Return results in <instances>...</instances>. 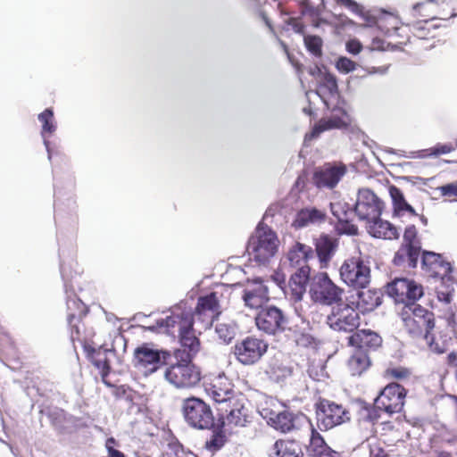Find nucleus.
<instances>
[{
  "instance_id": "de8ad7c7",
  "label": "nucleus",
  "mask_w": 457,
  "mask_h": 457,
  "mask_svg": "<svg viewBox=\"0 0 457 457\" xmlns=\"http://www.w3.org/2000/svg\"><path fill=\"white\" fill-rule=\"evenodd\" d=\"M411 370L403 366L388 367L384 371V377L386 378L396 381L406 380L411 377Z\"/></svg>"
},
{
  "instance_id": "9b49d317",
  "label": "nucleus",
  "mask_w": 457,
  "mask_h": 457,
  "mask_svg": "<svg viewBox=\"0 0 457 457\" xmlns=\"http://www.w3.org/2000/svg\"><path fill=\"white\" fill-rule=\"evenodd\" d=\"M408 390L397 382L388 383L383 387L375 402L382 408L383 412L393 415L401 413L405 405Z\"/></svg>"
},
{
  "instance_id": "a18cd8bd",
  "label": "nucleus",
  "mask_w": 457,
  "mask_h": 457,
  "mask_svg": "<svg viewBox=\"0 0 457 457\" xmlns=\"http://www.w3.org/2000/svg\"><path fill=\"white\" fill-rule=\"evenodd\" d=\"M361 419L372 425L378 422L381 418L382 408L374 401L372 404L365 403L361 408Z\"/></svg>"
},
{
  "instance_id": "473e14b6",
  "label": "nucleus",
  "mask_w": 457,
  "mask_h": 457,
  "mask_svg": "<svg viewBox=\"0 0 457 457\" xmlns=\"http://www.w3.org/2000/svg\"><path fill=\"white\" fill-rule=\"evenodd\" d=\"M217 292H212L198 298L195 312L199 316L206 318L211 322L220 313V304Z\"/></svg>"
},
{
  "instance_id": "49530a36",
  "label": "nucleus",
  "mask_w": 457,
  "mask_h": 457,
  "mask_svg": "<svg viewBox=\"0 0 457 457\" xmlns=\"http://www.w3.org/2000/svg\"><path fill=\"white\" fill-rule=\"evenodd\" d=\"M303 43L308 52L313 56L320 57L322 55L323 40L320 37L316 35H304Z\"/></svg>"
},
{
  "instance_id": "4d7b16f0",
  "label": "nucleus",
  "mask_w": 457,
  "mask_h": 457,
  "mask_svg": "<svg viewBox=\"0 0 457 457\" xmlns=\"http://www.w3.org/2000/svg\"><path fill=\"white\" fill-rule=\"evenodd\" d=\"M444 196L457 197V184L451 183L439 187Z\"/></svg>"
},
{
  "instance_id": "20e7f679",
  "label": "nucleus",
  "mask_w": 457,
  "mask_h": 457,
  "mask_svg": "<svg viewBox=\"0 0 457 457\" xmlns=\"http://www.w3.org/2000/svg\"><path fill=\"white\" fill-rule=\"evenodd\" d=\"M344 289L337 286L327 272L320 271L312 277L309 295L319 304L330 306L342 301Z\"/></svg>"
},
{
  "instance_id": "423d86ee",
  "label": "nucleus",
  "mask_w": 457,
  "mask_h": 457,
  "mask_svg": "<svg viewBox=\"0 0 457 457\" xmlns=\"http://www.w3.org/2000/svg\"><path fill=\"white\" fill-rule=\"evenodd\" d=\"M182 414L191 428L204 430L214 425V416L211 406L201 398L191 396L183 400Z\"/></svg>"
},
{
  "instance_id": "f3484780",
  "label": "nucleus",
  "mask_w": 457,
  "mask_h": 457,
  "mask_svg": "<svg viewBox=\"0 0 457 457\" xmlns=\"http://www.w3.org/2000/svg\"><path fill=\"white\" fill-rule=\"evenodd\" d=\"M427 9L425 4H417L413 6V10L423 18L422 21L411 26V34L414 39L417 40H429L438 37V29L441 24L435 23L436 20L446 21L449 18L454 17L455 13H451L449 17H436L428 13H423V11Z\"/></svg>"
},
{
  "instance_id": "412c9836",
  "label": "nucleus",
  "mask_w": 457,
  "mask_h": 457,
  "mask_svg": "<svg viewBox=\"0 0 457 457\" xmlns=\"http://www.w3.org/2000/svg\"><path fill=\"white\" fill-rule=\"evenodd\" d=\"M245 395L242 393H238L234 400L227 403L229 407V411L227 409L225 410L228 411V414L222 421L224 425H228L229 427H245L248 422H250L251 417L248 409L245 405Z\"/></svg>"
},
{
  "instance_id": "bf43d9fd",
  "label": "nucleus",
  "mask_w": 457,
  "mask_h": 457,
  "mask_svg": "<svg viewBox=\"0 0 457 457\" xmlns=\"http://www.w3.org/2000/svg\"><path fill=\"white\" fill-rule=\"evenodd\" d=\"M361 49L362 46L358 39H350L346 43V50L353 54H358L361 51Z\"/></svg>"
},
{
  "instance_id": "2f4dec72",
  "label": "nucleus",
  "mask_w": 457,
  "mask_h": 457,
  "mask_svg": "<svg viewBox=\"0 0 457 457\" xmlns=\"http://www.w3.org/2000/svg\"><path fill=\"white\" fill-rule=\"evenodd\" d=\"M243 299L250 308H259L270 299L268 287L256 279L251 288L245 290Z\"/></svg>"
},
{
  "instance_id": "b1692460",
  "label": "nucleus",
  "mask_w": 457,
  "mask_h": 457,
  "mask_svg": "<svg viewBox=\"0 0 457 457\" xmlns=\"http://www.w3.org/2000/svg\"><path fill=\"white\" fill-rule=\"evenodd\" d=\"M338 239L328 234H320L314 238L313 245L320 268H327L338 248Z\"/></svg>"
},
{
  "instance_id": "39448f33",
  "label": "nucleus",
  "mask_w": 457,
  "mask_h": 457,
  "mask_svg": "<svg viewBox=\"0 0 457 457\" xmlns=\"http://www.w3.org/2000/svg\"><path fill=\"white\" fill-rule=\"evenodd\" d=\"M340 279L349 287L363 289L371 279V270L368 261L361 255L345 259L339 268Z\"/></svg>"
},
{
  "instance_id": "8fccbe9b",
  "label": "nucleus",
  "mask_w": 457,
  "mask_h": 457,
  "mask_svg": "<svg viewBox=\"0 0 457 457\" xmlns=\"http://www.w3.org/2000/svg\"><path fill=\"white\" fill-rule=\"evenodd\" d=\"M455 145H453L452 143H438L429 149L423 150V153L425 154L422 156H439L441 154H449L455 150Z\"/></svg>"
},
{
  "instance_id": "c756f323",
  "label": "nucleus",
  "mask_w": 457,
  "mask_h": 457,
  "mask_svg": "<svg viewBox=\"0 0 457 457\" xmlns=\"http://www.w3.org/2000/svg\"><path fill=\"white\" fill-rule=\"evenodd\" d=\"M178 337L183 350H177L175 352L176 359L179 360V358H182L185 354L187 355V358L190 359L195 356L200 351L201 343L195 335L194 326L191 327V328H187Z\"/></svg>"
},
{
  "instance_id": "4c0bfd02",
  "label": "nucleus",
  "mask_w": 457,
  "mask_h": 457,
  "mask_svg": "<svg viewBox=\"0 0 457 457\" xmlns=\"http://www.w3.org/2000/svg\"><path fill=\"white\" fill-rule=\"evenodd\" d=\"M392 199L393 212L395 216H403L408 213L411 216H418L414 208L406 201L403 191L395 185L388 188Z\"/></svg>"
},
{
  "instance_id": "4be33fe9",
  "label": "nucleus",
  "mask_w": 457,
  "mask_h": 457,
  "mask_svg": "<svg viewBox=\"0 0 457 457\" xmlns=\"http://www.w3.org/2000/svg\"><path fill=\"white\" fill-rule=\"evenodd\" d=\"M269 423L276 430L282 433H289L299 429L304 424H310V420L303 413L295 414L287 411H283L273 417H270Z\"/></svg>"
},
{
  "instance_id": "69168bd1",
  "label": "nucleus",
  "mask_w": 457,
  "mask_h": 457,
  "mask_svg": "<svg viewBox=\"0 0 457 457\" xmlns=\"http://www.w3.org/2000/svg\"><path fill=\"white\" fill-rule=\"evenodd\" d=\"M447 364L453 367H457V353L455 352L450 353L447 357Z\"/></svg>"
},
{
  "instance_id": "680f3d73",
  "label": "nucleus",
  "mask_w": 457,
  "mask_h": 457,
  "mask_svg": "<svg viewBox=\"0 0 457 457\" xmlns=\"http://www.w3.org/2000/svg\"><path fill=\"white\" fill-rule=\"evenodd\" d=\"M113 388L112 394L116 398H121L126 395L128 388L125 386H111Z\"/></svg>"
},
{
  "instance_id": "e2e57ef3",
  "label": "nucleus",
  "mask_w": 457,
  "mask_h": 457,
  "mask_svg": "<svg viewBox=\"0 0 457 457\" xmlns=\"http://www.w3.org/2000/svg\"><path fill=\"white\" fill-rule=\"evenodd\" d=\"M317 457H344V456H343L342 453L333 450L332 448H329L328 451L322 453L321 454L318 455Z\"/></svg>"
},
{
  "instance_id": "864d4df0",
  "label": "nucleus",
  "mask_w": 457,
  "mask_h": 457,
  "mask_svg": "<svg viewBox=\"0 0 457 457\" xmlns=\"http://www.w3.org/2000/svg\"><path fill=\"white\" fill-rule=\"evenodd\" d=\"M336 67L340 72L349 73L356 69V63L347 57H340L336 63Z\"/></svg>"
},
{
  "instance_id": "338daca9",
  "label": "nucleus",
  "mask_w": 457,
  "mask_h": 457,
  "mask_svg": "<svg viewBox=\"0 0 457 457\" xmlns=\"http://www.w3.org/2000/svg\"><path fill=\"white\" fill-rule=\"evenodd\" d=\"M114 445H116V440L113 437H109L105 443L106 451L108 452V447H113Z\"/></svg>"
},
{
  "instance_id": "393cba45",
  "label": "nucleus",
  "mask_w": 457,
  "mask_h": 457,
  "mask_svg": "<svg viewBox=\"0 0 457 457\" xmlns=\"http://www.w3.org/2000/svg\"><path fill=\"white\" fill-rule=\"evenodd\" d=\"M341 115L333 114L328 118L320 119L312 129L311 132L305 135V140L317 138L321 133L330 129H346L350 125V119L345 110H340Z\"/></svg>"
},
{
  "instance_id": "9d476101",
  "label": "nucleus",
  "mask_w": 457,
  "mask_h": 457,
  "mask_svg": "<svg viewBox=\"0 0 457 457\" xmlns=\"http://www.w3.org/2000/svg\"><path fill=\"white\" fill-rule=\"evenodd\" d=\"M269 344L264 339L255 336H247L237 342L233 348L236 360L244 366L258 363L265 355Z\"/></svg>"
},
{
  "instance_id": "e433bc0d",
  "label": "nucleus",
  "mask_w": 457,
  "mask_h": 457,
  "mask_svg": "<svg viewBox=\"0 0 457 457\" xmlns=\"http://www.w3.org/2000/svg\"><path fill=\"white\" fill-rule=\"evenodd\" d=\"M270 457H304V454L295 440L278 439L274 443Z\"/></svg>"
},
{
  "instance_id": "f03ea898",
  "label": "nucleus",
  "mask_w": 457,
  "mask_h": 457,
  "mask_svg": "<svg viewBox=\"0 0 457 457\" xmlns=\"http://www.w3.org/2000/svg\"><path fill=\"white\" fill-rule=\"evenodd\" d=\"M400 318L406 333L413 339H424L430 330H435V314L420 304L403 305Z\"/></svg>"
},
{
  "instance_id": "0e129e2a",
  "label": "nucleus",
  "mask_w": 457,
  "mask_h": 457,
  "mask_svg": "<svg viewBox=\"0 0 457 457\" xmlns=\"http://www.w3.org/2000/svg\"><path fill=\"white\" fill-rule=\"evenodd\" d=\"M107 456L108 457H126V455L122 452L115 449L114 447H108Z\"/></svg>"
},
{
  "instance_id": "052dcab7",
  "label": "nucleus",
  "mask_w": 457,
  "mask_h": 457,
  "mask_svg": "<svg viewBox=\"0 0 457 457\" xmlns=\"http://www.w3.org/2000/svg\"><path fill=\"white\" fill-rule=\"evenodd\" d=\"M287 24L292 27V29L299 34H304V25L302 22L300 18H289L287 21Z\"/></svg>"
},
{
  "instance_id": "58836bf2",
  "label": "nucleus",
  "mask_w": 457,
  "mask_h": 457,
  "mask_svg": "<svg viewBox=\"0 0 457 457\" xmlns=\"http://www.w3.org/2000/svg\"><path fill=\"white\" fill-rule=\"evenodd\" d=\"M383 295L379 290L369 289L358 294L357 305L362 312L374 311L382 303Z\"/></svg>"
},
{
  "instance_id": "c03bdc74",
  "label": "nucleus",
  "mask_w": 457,
  "mask_h": 457,
  "mask_svg": "<svg viewBox=\"0 0 457 457\" xmlns=\"http://www.w3.org/2000/svg\"><path fill=\"white\" fill-rule=\"evenodd\" d=\"M336 3L362 18L368 26H373L376 24L377 21L375 16L370 14V12L365 11L364 7L354 0H336Z\"/></svg>"
},
{
  "instance_id": "dca6fc26",
  "label": "nucleus",
  "mask_w": 457,
  "mask_h": 457,
  "mask_svg": "<svg viewBox=\"0 0 457 457\" xmlns=\"http://www.w3.org/2000/svg\"><path fill=\"white\" fill-rule=\"evenodd\" d=\"M386 289L389 296L404 305L416 303L424 294L421 285L404 278H395L387 285Z\"/></svg>"
},
{
  "instance_id": "1a4fd4ad",
  "label": "nucleus",
  "mask_w": 457,
  "mask_h": 457,
  "mask_svg": "<svg viewBox=\"0 0 457 457\" xmlns=\"http://www.w3.org/2000/svg\"><path fill=\"white\" fill-rule=\"evenodd\" d=\"M421 245L418 237V230L414 225L405 228L403 243L395 253L394 263L396 266L415 268L420 255Z\"/></svg>"
},
{
  "instance_id": "13d9d810",
  "label": "nucleus",
  "mask_w": 457,
  "mask_h": 457,
  "mask_svg": "<svg viewBox=\"0 0 457 457\" xmlns=\"http://www.w3.org/2000/svg\"><path fill=\"white\" fill-rule=\"evenodd\" d=\"M295 341L297 345L305 347L312 344L313 338L308 334L299 333L295 336Z\"/></svg>"
},
{
  "instance_id": "a878e982",
  "label": "nucleus",
  "mask_w": 457,
  "mask_h": 457,
  "mask_svg": "<svg viewBox=\"0 0 457 457\" xmlns=\"http://www.w3.org/2000/svg\"><path fill=\"white\" fill-rule=\"evenodd\" d=\"M422 266L431 277L444 278L452 272V265L444 257L433 252H423Z\"/></svg>"
},
{
  "instance_id": "2eb2a0df",
  "label": "nucleus",
  "mask_w": 457,
  "mask_h": 457,
  "mask_svg": "<svg viewBox=\"0 0 457 457\" xmlns=\"http://www.w3.org/2000/svg\"><path fill=\"white\" fill-rule=\"evenodd\" d=\"M327 323L335 331L353 334L359 328L361 318L356 310L348 304H343L332 309Z\"/></svg>"
},
{
  "instance_id": "7ed1b4c3",
  "label": "nucleus",
  "mask_w": 457,
  "mask_h": 457,
  "mask_svg": "<svg viewBox=\"0 0 457 457\" xmlns=\"http://www.w3.org/2000/svg\"><path fill=\"white\" fill-rule=\"evenodd\" d=\"M278 239L276 233L267 225H259L249 238L247 252L258 263H266L277 253Z\"/></svg>"
},
{
  "instance_id": "6e6552de",
  "label": "nucleus",
  "mask_w": 457,
  "mask_h": 457,
  "mask_svg": "<svg viewBox=\"0 0 457 457\" xmlns=\"http://www.w3.org/2000/svg\"><path fill=\"white\" fill-rule=\"evenodd\" d=\"M317 426L329 430L350 420L349 411L341 404L320 398L315 404Z\"/></svg>"
},
{
  "instance_id": "5fc2aeb1",
  "label": "nucleus",
  "mask_w": 457,
  "mask_h": 457,
  "mask_svg": "<svg viewBox=\"0 0 457 457\" xmlns=\"http://www.w3.org/2000/svg\"><path fill=\"white\" fill-rule=\"evenodd\" d=\"M280 44L287 56L288 61L295 67L297 73H299V74L303 73V65L298 60H296V58L294 56V54H290L287 46L283 41H280Z\"/></svg>"
},
{
  "instance_id": "603ef678",
  "label": "nucleus",
  "mask_w": 457,
  "mask_h": 457,
  "mask_svg": "<svg viewBox=\"0 0 457 457\" xmlns=\"http://www.w3.org/2000/svg\"><path fill=\"white\" fill-rule=\"evenodd\" d=\"M215 331L219 339L225 344L230 343L235 337L234 328L228 324H218L216 326Z\"/></svg>"
},
{
  "instance_id": "7c9ffc66",
  "label": "nucleus",
  "mask_w": 457,
  "mask_h": 457,
  "mask_svg": "<svg viewBox=\"0 0 457 457\" xmlns=\"http://www.w3.org/2000/svg\"><path fill=\"white\" fill-rule=\"evenodd\" d=\"M346 365L352 376L360 377L370 369L372 360L368 352L353 348V353L350 355Z\"/></svg>"
},
{
  "instance_id": "f8f14e48",
  "label": "nucleus",
  "mask_w": 457,
  "mask_h": 457,
  "mask_svg": "<svg viewBox=\"0 0 457 457\" xmlns=\"http://www.w3.org/2000/svg\"><path fill=\"white\" fill-rule=\"evenodd\" d=\"M170 356L168 351L154 349L153 345L144 343L134 350L133 363L137 369L149 375L159 370L162 361Z\"/></svg>"
},
{
  "instance_id": "cd10ccee",
  "label": "nucleus",
  "mask_w": 457,
  "mask_h": 457,
  "mask_svg": "<svg viewBox=\"0 0 457 457\" xmlns=\"http://www.w3.org/2000/svg\"><path fill=\"white\" fill-rule=\"evenodd\" d=\"M423 340L432 352L443 353L446 351L448 344L452 340L450 329L447 325L445 328L435 325V330H430L428 337H425Z\"/></svg>"
},
{
  "instance_id": "5701e85b",
  "label": "nucleus",
  "mask_w": 457,
  "mask_h": 457,
  "mask_svg": "<svg viewBox=\"0 0 457 457\" xmlns=\"http://www.w3.org/2000/svg\"><path fill=\"white\" fill-rule=\"evenodd\" d=\"M380 335L371 329H357L348 337V345L358 350L370 352L378 350L382 345Z\"/></svg>"
},
{
  "instance_id": "aec40b11",
  "label": "nucleus",
  "mask_w": 457,
  "mask_h": 457,
  "mask_svg": "<svg viewBox=\"0 0 457 457\" xmlns=\"http://www.w3.org/2000/svg\"><path fill=\"white\" fill-rule=\"evenodd\" d=\"M207 395L217 403H228L237 397L238 393L234 385L224 373H220L210 379L205 386Z\"/></svg>"
},
{
  "instance_id": "ddd939ff",
  "label": "nucleus",
  "mask_w": 457,
  "mask_h": 457,
  "mask_svg": "<svg viewBox=\"0 0 457 457\" xmlns=\"http://www.w3.org/2000/svg\"><path fill=\"white\" fill-rule=\"evenodd\" d=\"M255 324L259 330L267 335L275 336L288 328L289 320L286 314L278 307L262 308L255 317Z\"/></svg>"
},
{
  "instance_id": "72a5a7b5",
  "label": "nucleus",
  "mask_w": 457,
  "mask_h": 457,
  "mask_svg": "<svg viewBox=\"0 0 457 457\" xmlns=\"http://www.w3.org/2000/svg\"><path fill=\"white\" fill-rule=\"evenodd\" d=\"M326 212L315 207L303 208L297 212L293 227L302 228L310 224L321 223L326 220Z\"/></svg>"
},
{
  "instance_id": "79ce46f5",
  "label": "nucleus",
  "mask_w": 457,
  "mask_h": 457,
  "mask_svg": "<svg viewBox=\"0 0 457 457\" xmlns=\"http://www.w3.org/2000/svg\"><path fill=\"white\" fill-rule=\"evenodd\" d=\"M330 208L333 215L337 219V229L340 233L352 236L358 234V227L347 220L346 212H338L337 209L340 208L338 204H330Z\"/></svg>"
},
{
  "instance_id": "c9c22d12",
  "label": "nucleus",
  "mask_w": 457,
  "mask_h": 457,
  "mask_svg": "<svg viewBox=\"0 0 457 457\" xmlns=\"http://www.w3.org/2000/svg\"><path fill=\"white\" fill-rule=\"evenodd\" d=\"M86 354L91 363L100 371L102 382L106 386H112V384L107 379L112 370L108 351L96 350V346H94V352L86 353Z\"/></svg>"
},
{
  "instance_id": "4468645a",
  "label": "nucleus",
  "mask_w": 457,
  "mask_h": 457,
  "mask_svg": "<svg viewBox=\"0 0 457 457\" xmlns=\"http://www.w3.org/2000/svg\"><path fill=\"white\" fill-rule=\"evenodd\" d=\"M159 328H163L165 333L178 336L187 328L194 326V313L190 308H187L181 304L174 306L170 310V314L164 319L156 321Z\"/></svg>"
},
{
  "instance_id": "ea45409f",
  "label": "nucleus",
  "mask_w": 457,
  "mask_h": 457,
  "mask_svg": "<svg viewBox=\"0 0 457 457\" xmlns=\"http://www.w3.org/2000/svg\"><path fill=\"white\" fill-rule=\"evenodd\" d=\"M317 93L324 100L325 98L337 97L338 96V86L336 76L330 72L321 73Z\"/></svg>"
},
{
  "instance_id": "f257e3e1",
  "label": "nucleus",
  "mask_w": 457,
  "mask_h": 457,
  "mask_svg": "<svg viewBox=\"0 0 457 457\" xmlns=\"http://www.w3.org/2000/svg\"><path fill=\"white\" fill-rule=\"evenodd\" d=\"M68 322L71 326V339L76 348V344L81 345L85 353L94 352L95 332L87 328L82 319L87 314V306L79 298H71L67 302Z\"/></svg>"
},
{
  "instance_id": "bb28decb",
  "label": "nucleus",
  "mask_w": 457,
  "mask_h": 457,
  "mask_svg": "<svg viewBox=\"0 0 457 457\" xmlns=\"http://www.w3.org/2000/svg\"><path fill=\"white\" fill-rule=\"evenodd\" d=\"M311 267L304 266L298 269L291 274L288 286L290 289V296L295 302L303 299L307 285L311 284Z\"/></svg>"
},
{
  "instance_id": "3c124183",
  "label": "nucleus",
  "mask_w": 457,
  "mask_h": 457,
  "mask_svg": "<svg viewBox=\"0 0 457 457\" xmlns=\"http://www.w3.org/2000/svg\"><path fill=\"white\" fill-rule=\"evenodd\" d=\"M409 32H411V26L410 25H402L401 27H394L393 30H387V33H391L392 36L399 37L396 40L397 44H406L407 42H411V36Z\"/></svg>"
},
{
  "instance_id": "a211bd4d",
  "label": "nucleus",
  "mask_w": 457,
  "mask_h": 457,
  "mask_svg": "<svg viewBox=\"0 0 457 457\" xmlns=\"http://www.w3.org/2000/svg\"><path fill=\"white\" fill-rule=\"evenodd\" d=\"M346 171L347 168L344 163L326 162L322 166L315 168L312 182L319 189H333Z\"/></svg>"
},
{
  "instance_id": "37998d69",
  "label": "nucleus",
  "mask_w": 457,
  "mask_h": 457,
  "mask_svg": "<svg viewBox=\"0 0 457 457\" xmlns=\"http://www.w3.org/2000/svg\"><path fill=\"white\" fill-rule=\"evenodd\" d=\"M308 425L311 427L312 433L307 451L311 456L317 457L331 447L327 445L323 436L312 427L311 422Z\"/></svg>"
},
{
  "instance_id": "09e8293b",
  "label": "nucleus",
  "mask_w": 457,
  "mask_h": 457,
  "mask_svg": "<svg viewBox=\"0 0 457 457\" xmlns=\"http://www.w3.org/2000/svg\"><path fill=\"white\" fill-rule=\"evenodd\" d=\"M38 120L42 123V135L52 134L55 131L54 123V112L51 108H46L43 112L38 114Z\"/></svg>"
},
{
  "instance_id": "6ab92c4d",
  "label": "nucleus",
  "mask_w": 457,
  "mask_h": 457,
  "mask_svg": "<svg viewBox=\"0 0 457 457\" xmlns=\"http://www.w3.org/2000/svg\"><path fill=\"white\" fill-rule=\"evenodd\" d=\"M384 203L370 189L360 190L354 212L360 220L370 221L380 217Z\"/></svg>"
},
{
  "instance_id": "a19ab883",
  "label": "nucleus",
  "mask_w": 457,
  "mask_h": 457,
  "mask_svg": "<svg viewBox=\"0 0 457 457\" xmlns=\"http://www.w3.org/2000/svg\"><path fill=\"white\" fill-rule=\"evenodd\" d=\"M224 423L214 426L212 428V435L209 439L204 443V449L212 453H215L220 451L227 442V435L224 429Z\"/></svg>"
},
{
  "instance_id": "c85d7f7f",
  "label": "nucleus",
  "mask_w": 457,
  "mask_h": 457,
  "mask_svg": "<svg viewBox=\"0 0 457 457\" xmlns=\"http://www.w3.org/2000/svg\"><path fill=\"white\" fill-rule=\"evenodd\" d=\"M314 256L312 247L305 244L296 242L290 247L287 253V259L291 268L298 269L310 266L308 262Z\"/></svg>"
},
{
  "instance_id": "774afa93",
  "label": "nucleus",
  "mask_w": 457,
  "mask_h": 457,
  "mask_svg": "<svg viewBox=\"0 0 457 457\" xmlns=\"http://www.w3.org/2000/svg\"><path fill=\"white\" fill-rule=\"evenodd\" d=\"M303 112L305 114L309 115V116H312V115L314 114V112H313V110H312V108L311 104H309L307 107H304V108L303 109Z\"/></svg>"
},
{
  "instance_id": "0eeeda50",
  "label": "nucleus",
  "mask_w": 457,
  "mask_h": 457,
  "mask_svg": "<svg viewBox=\"0 0 457 457\" xmlns=\"http://www.w3.org/2000/svg\"><path fill=\"white\" fill-rule=\"evenodd\" d=\"M176 363L167 367L164 377L177 388H191L201 380V371L190 358H179Z\"/></svg>"
},
{
  "instance_id": "f704fd0d",
  "label": "nucleus",
  "mask_w": 457,
  "mask_h": 457,
  "mask_svg": "<svg viewBox=\"0 0 457 457\" xmlns=\"http://www.w3.org/2000/svg\"><path fill=\"white\" fill-rule=\"evenodd\" d=\"M369 233L377 238L394 240L399 238L397 228L387 220H383L379 217L369 221Z\"/></svg>"
},
{
  "instance_id": "6e6d98bb",
  "label": "nucleus",
  "mask_w": 457,
  "mask_h": 457,
  "mask_svg": "<svg viewBox=\"0 0 457 457\" xmlns=\"http://www.w3.org/2000/svg\"><path fill=\"white\" fill-rule=\"evenodd\" d=\"M370 457H389L380 443L375 442L370 445Z\"/></svg>"
}]
</instances>
